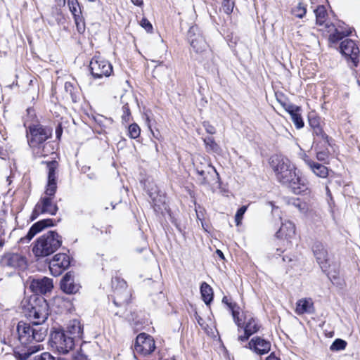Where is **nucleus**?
<instances>
[{"label":"nucleus","mask_w":360,"mask_h":360,"mask_svg":"<svg viewBox=\"0 0 360 360\" xmlns=\"http://www.w3.org/2000/svg\"><path fill=\"white\" fill-rule=\"evenodd\" d=\"M114 288L113 294L111 295L113 303L117 307H122L129 302L131 294L127 288V283L124 280L115 278L112 281Z\"/></svg>","instance_id":"7"},{"label":"nucleus","mask_w":360,"mask_h":360,"mask_svg":"<svg viewBox=\"0 0 360 360\" xmlns=\"http://www.w3.org/2000/svg\"><path fill=\"white\" fill-rule=\"evenodd\" d=\"M52 279L47 277L34 278L30 284V289L36 294H46L53 288Z\"/></svg>","instance_id":"17"},{"label":"nucleus","mask_w":360,"mask_h":360,"mask_svg":"<svg viewBox=\"0 0 360 360\" xmlns=\"http://www.w3.org/2000/svg\"><path fill=\"white\" fill-rule=\"evenodd\" d=\"M309 126L311 128V129L314 128L320 127L321 126L320 118L314 115H309Z\"/></svg>","instance_id":"44"},{"label":"nucleus","mask_w":360,"mask_h":360,"mask_svg":"<svg viewBox=\"0 0 360 360\" xmlns=\"http://www.w3.org/2000/svg\"><path fill=\"white\" fill-rule=\"evenodd\" d=\"M216 253L220 258L224 259V255L220 250H217Z\"/></svg>","instance_id":"54"},{"label":"nucleus","mask_w":360,"mask_h":360,"mask_svg":"<svg viewBox=\"0 0 360 360\" xmlns=\"http://www.w3.org/2000/svg\"><path fill=\"white\" fill-rule=\"evenodd\" d=\"M51 347L61 354H67L75 347L74 338H71L63 330L53 331L51 335Z\"/></svg>","instance_id":"6"},{"label":"nucleus","mask_w":360,"mask_h":360,"mask_svg":"<svg viewBox=\"0 0 360 360\" xmlns=\"http://www.w3.org/2000/svg\"><path fill=\"white\" fill-rule=\"evenodd\" d=\"M73 18L78 32L80 34L84 33L85 31V22L82 15H76V16H74Z\"/></svg>","instance_id":"37"},{"label":"nucleus","mask_w":360,"mask_h":360,"mask_svg":"<svg viewBox=\"0 0 360 360\" xmlns=\"http://www.w3.org/2000/svg\"><path fill=\"white\" fill-rule=\"evenodd\" d=\"M290 203L297 207L301 212L307 211V205L305 202H302L299 198L292 199Z\"/></svg>","instance_id":"42"},{"label":"nucleus","mask_w":360,"mask_h":360,"mask_svg":"<svg viewBox=\"0 0 360 360\" xmlns=\"http://www.w3.org/2000/svg\"><path fill=\"white\" fill-rule=\"evenodd\" d=\"M58 167L56 161H50L47 162L48 169V183L45 191L46 195H55L57 190L56 170Z\"/></svg>","instance_id":"18"},{"label":"nucleus","mask_w":360,"mask_h":360,"mask_svg":"<svg viewBox=\"0 0 360 360\" xmlns=\"http://www.w3.org/2000/svg\"><path fill=\"white\" fill-rule=\"evenodd\" d=\"M295 235V226L290 221L282 222L280 229L276 233V236L279 238H285L290 239Z\"/></svg>","instance_id":"23"},{"label":"nucleus","mask_w":360,"mask_h":360,"mask_svg":"<svg viewBox=\"0 0 360 360\" xmlns=\"http://www.w3.org/2000/svg\"><path fill=\"white\" fill-rule=\"evenodd\" d=\"M131 1L136 6H141L143 5V0H131Z\"/></svg>","instance_id":"52"},{"label":"nucleus","mask_w":360,"mask_h":360,"mask_svg":"<svg viewBox=\"0 0 360 360\" xmlns=\"http://www.w3.org/2000/svg\"><path fill=\"white\" fill-rule=\"evenodd\" d=\"M70 265V257L65 253L54 255L49 262V269L53 276H60Z\"/></svg>","instance_id":"14"},{"label":"nucleus","mask_w":360,"mask_h":360,"mask_svg":"<svg viewBox=\"0 0 360 360\" xmlns=\"http://www.w3.org/2000/svg\"><path fill=\"white\" fill-rule=\"evenodd\" d=\"M128 132L131 139H136L140 135L141 129L137 124L134 123L129 126Z\"/></svg>","instance_id":"39"},{"label":"nucleus","mask_w":360,"mask_h":360,"mask_svg":"<svg viewBox=\"0 0 360 360\" xmlns=\"http://www.w3.org/2000/svg\"><path fill=\"white\" fill-rule=\"evenodd\" d=\"M292 13L295 17L302 18L306 13V8L301 3H299L297 6L292 9Z\"/></svg>","instance_id":"40"},{"label":"nucleus","mask_w":360,"mask_h":360,"mask_svg":"<svg viewBox=\"0 0 360 360\" xmlns=\"http://www.w3.org/2000/svg\"><path fill=\"white\" fill-rule=\"evenodd\" d=\"M312 133H313V135L314 136V143L316 142L317 139H321L326 143H328V136L323 131L321 126L312 129Z\"/></svg>","instance_id":"33"},{"label":"nucleus","mask_w":360,"mask_h":360,"mask_svg":"<svg viewBox=\"0 0 360 360\" xmlns=\"http://www.w3.org/2000/svg\"><path fill=\"white\" fill-rule=\"evenodd\" d=\"M41 349L39 345L30 346L26 349H22V352H15V357L16 360H55V357L46 352L39 355L32 356L33 354Z\"/></svg>","instance_id":"11"},{"label":"nucleus","mask_w":360,"mask_h":360,"mask_svg":"<svg viewBox=\"0 0 360 360\" xmlns=\"http://www.w3.org/2000/svg\"><path fill=\"white\" fill-rule=\"evenodd\" d=\"M211 172H213L218 175L216 169L207 161H205L204 162V168L197 167L196 173L199 175L198 181L201 184H206L208 183L207 178Z\"/></svg>","instance_id":"27"},{"label":"nucleus","mask_w":360,"mask_h":360,"mask_svg":"<svg viewBox=\"0 0 360 360\" xmlns=\"http://www.w3.org/2000/svg\"><path fill=\"white\" fill-rule=\"evenodd\" d=\"M121 119L123 124H127L131 120V114L128 103H124L121 108Z\"/></svg>","instance_id":"32"},{"label":"nucleus","mask_w":360,"mask_h":360,"mask_svg":"<svg viewBox=\"0 0 360 360\" xmlns=\"http://www.w3.org/2000/svg\"><path fill=\"white\" fill-rule=\"evenodd\" d=\"M203 141L205 144L206 149L207 151L217 152L219 150V146L214 141V139L212 137H211V136L206 137L203 139Z\"/></svg>","instance_id":"35"},{"label":"nucleus","mask_w":360,"mask_h":360,"mask_svg":"<svg viewBox=\"0 0 360 360\" xmlns=\"http://www.w3.org/2000/svg\"><path fill=\"white\" fill-rule=\"evenodd\" d=\"M206 160L202 157H197L193 161V165L195 171H197V167L198 168H204V162Z\"/></svg>","instance_id":"47"},{"label":"nucleus","mask_w":360,"mask_h":360,"mask_svg":"<svg viewBox=\"0 0 360 360\" xmlns=\"http://www.w3.org/2000/svg\"><path fill=\"white\" fill-rule=\"evenodd\" d=\"M53 225V221L51 219L39 221L31 226L27 235L25 237L21 238L20 241L22 243H28L37 233L42 231L44 228L51 226Z\"/></svg>","instance_id":"19"},{"label":"nucleus","mask_w":360,"mask_h":360,"mask_svg":"<svg viewBox=\"0 0 360 360\" xmlns=\"http://www.w3.org/2000/svg\"><path fill=\"white\" fill-rule=\"evenodd\" d=\"M51 135L52 129L41 124H32L29 126L27 138L34 157H46L54 153L53 143L47 141Z\"/></svg>","instance_id":"3"},{"label":"nucleus","mask_w":360,"mask_h":360,"mask_svg":"<svg viewBox=\"0 0 360 360\" xmlns=\"http://www.w3.org/2000/svg\"><path fill=\"white\" fill-rule=\"evenodd\" d=\"M316 23L322 25L326 22V10L323 6H319L314 11Z\"/></svg>","instance_id":"31"},{"label":"nucleus","mask_w":360,"mask_h":360,"mask_svg":"<svg viewBox=\"0 0 360 360\" xmlns=\"http://www.w3.org/2000/svg\"><path fill=\"white\" fill-rule=\"evenodd\" d=\"M312 250L319 264H323L327 261L328 252L321 243H314Z\"/></svg>","instance_id":"28"},{"label":"nucleus","mask_w":360,"mask_h":360,"mask_svg":"<svg viewBox=\"0 0 360 360\" xmlns=\"http://www.w3.org/2000/svg\"><path fill=\"white\" fill-rule=\"evenodd\" d=\"M247 208H248L247 206L243 205L237 210V212L235 216V221H236L237 226L240 224L241 220L243 217L245 212L247 210Z\"/></svg>","instance_id":"43"},{"label":"nucleus","mask_w":360,"mask_h":360,"mask_svg":"<svg viewBox=\"0 0 360 360\" xmlns=\"http://www.w3.org/2000/svg\"><path fill=\"white\" fill-rule=\"evenodd\" d=\"M202 126L204 127L207 133L210 134H214L216 133V129L214 126H212L209 122H203Z\"/></svg>","instance_id":"48"},{"label":"nucleus","mask_w":360,"mask_h":360,"mask_svg":"<svg viewBox=\"0 0 360 360\" xmlns=\"http://www.w3.org/2000/svg\"><path fill=\"white\" fill-rule=\"evenodd\" d=\"M276 97L277 101L283 106L284 107L288 103L287 99L285 96V95L282 93H276Z\"/></svg>","instance_id":"49"},{"label":"nucleus","mask_w":360,"mask_h":360,"mask_svg":"<svg viewBox=\"0 0 360 360\" xmlns=\"http://www.w3.org/2000/svg\"><path fill=\"white\" fill-rule=\"evenodd\" d=\"M89 69L94 79L108 77L112 72V66L108 60L94 56L89 63Z\"/></svg>","instance_id":"9"},{"label":"nucleus","mask_w":360,"mask_h":360,"mask_svg":"<svg viewBox=\"0 0 360 360\" xmlns=\"http://www.w3.org/2000/svg\"><path fill=\"white\" fill-rule=\"evenodd\" d=\"M314 311V303L310 298L299 300L296 303L295 313L298 315L312 314Z\"/></svg>","instance_id":"24"},{"label":"nucleus","mask_w":360,"mask_h":360,"mask_svg":"<svg viewBox=\"0 0 360 360\" xmlns=\"http://www.w3.org/2000/svg\"><path fill=\"white\" fill-rule=\"evenodd\" d=\"M328 158V152L326 150L316 151V158L319 161H325Z\"/></svg>","instance_id":"50"},{"label":"nucleus","mask_w":360,"mask_h":360,"mask_svg":"<svg viewBox=\"0 0 360 360\" xmlns=\"http://www.w3.org/2000/svg\"><path fill=\"white\" fill-rule=\"evenodd\" d=\"M155 348V341L149 335L141 333L136 337L134 349L137 353L146 356L151 354Z\"/></svg>","instance_id":"15"},{"label":"nucleus","mask_w":360,"mask_h":360,"mask_svg":"<svg viewBox=\"0 0 360 360\" xmlns=\"http://www.w3.org/2000/svg\"><path fill=\"white\" fill-rule=\"evenodd\" d=\"M326 27L328 28V32H333L329 35V41L333 43H337L338 41L342 39L343 37L349 36L352 32L351 30H342L336 28L334 25L328 23L325 24Z\"/></svg>","instance_id":"25"},{"label":"nucleus","mask_w":360,"mask_h":360,"mask_svg":"<svg viewBox=\"0 0 360 360\" xmlns=\"http://www.w3.org/2000/svg\"><path fill=\"white\" fill-rule=\"evenodd\" d=\"M55 360H70V359L65 357H58L57 359L55 358Z\"/></svg>","instance_id":"55"},{"label":"nucleus","mask_w":360,"mask_h":360,"mask_svg":"<svg viewBox=\"0 0 360 360\" xmlns=\"http://www.w3.org/2000/svg\"><path fill=\"white\" fill-rule=\"evenodd\" d=\"M200 293L205 303L210 304L213 300V290L210 285L203 282L200 286Z\"/></svg>","instance_id":"29"},{"label":"nucleus","mask_w":360,"mask_h":360,"mask_svg":"<svg viewBox=\"0 0 360 360\" xmlns=\"http://www.w3.org/2000/svg\"><path fill=\"white\" fill-rule=\"evenodd\" d=\"M53 198L54 195H46V196L41 197L32 211L31 219L34 220L42 214L56 215L58 207L57 204L53 201Z\"/></svg>","instance_id":"8"},{"label":"nucleus","mask_w":360,"mask_h":360,"mask_svg":"<svg viewBox=\"0 0 360 360\" xmlns=\"http://www.w3.org/2000/svg\"><path fill=\"white\" fill-rule=\"evenodd\" d=\"M234 6L235 2L233 0H222L221 8L223 11L228 15L233 12Z\"/></svg>","instance_id":"38"},{"label":"nucleus","mask_w":360,"mask_h":360,"mask_svg":"<svg viewBox=\"0 0 360 360\" xmlns=\"http://www.w3.org/2000/svg\"><path fill=\"white\" fill-rule=\"evenodd\" d=\"M0 343L6 345V347L1 348V353H4L5 354H8L11 352H13L14 354L15 352H22V349L18 350L16 348L18 343L16 338L9 334L6 335V333H4V336L0 338Z\"/></svg>","instance_id":"22"},{"label":"nucleus","mask_w":360,"mask_h":360,"mask_svg":"<svg viewBox=\"0 0 360 360\" xmlns=\"http://www.w3.org/2000/svg\"><path fill=\"white\" fill-rule=\"evenodd\" d=\"M290 117L292 122L297 129H301L304 127V121L298 111L295 114L292 115Z\"/></svg>","instance_id":"41"},{"label":"nucleus","mask_w":360,"mask_h":360,"mask_svg":"<svg viewBox=\"0 0 360 360\" xmlns=\"http://www.w3.org/2000/svg\"><path fill=\"white\" fill-rule=\"evenodd\" d=\"M68 6L73 17L82 14L81 8L77 0H68Z\"/></svg>","instance_id":"34"},{"label":"nucleus","mask_w":360,"mask_h":360,"mask_svg":"<svg viewBox=\"0 0 360 360\" xmlns=\"http://www.w3.org/2000/svg\"><path fill=\"white\" fill-rule=\"evenodd\" d=\"M222 302L231 311L233 319L238 327V331L241 329L244 330V334L238 337L239 342H243L248 340L251 335L257 333L260 330L261 325L255 318L247 315H245L244 321L240 318V307L236 302H232L231 298L224 296Z\"/></svg>","instance_id":"4"},{"label":"nucleus","mask_w":360,"mask_h":360,"mask_svg":"<svg viewBox=\"0 0 360 360\" xmlns=\"http://www.w3.org/2000/svg\"><path fill=\"white\" fill-rule=\"evenodd\" d=\"M154 137L157 138L155 135V133L152 132Z\"/></svg>","instance_id":"57"},{"label":"nucleus","mask_w":360,"mask_h":360,"mask_svg":"<svg viewBox=\"0 0 360 360\" xmlns=\"http://www.w3.org/2000/svg\"><path fill=\"white\" fill-rule=\"evenodd\" d=\"M347 342L342 339H335L330 346V349L333 352L344 350L347 347Z\"/></svg>","instance_id":"36"},{"label":"nucleus","mask_w":360,"mask_h":360,"mask_svg":"<svg viewBox=\"0 0 360 360\" xmlns=\"http://www.w3.org/2000/svg\"><path fill=\"white\" fill-rule=\"evenodd\" d=\"M303 160L316 176L321 178H326L328 176V169L326 166L314 162L306 154L303 156Z\"/></svg>","instance_id":"21"},{"label":"nucleus","mask_w":360,"mask_h":360,"mask_svg":"<svg viewBox=\"0 0 360 360\" xmlns=\"http://www.w3.org/2000/svg\"><path fill=\"white\" fill-rule=\"evenodd\" d=\"M269 204H270L272 207L274 206V205H273L272 202H269Z\"/></svg>","instance_id":"56"},{"label":"nucleus","mask_w":360,"mask_h":360,"mask_svg":"<svg viewBox=\"0 0 360 360\" xmlns=\"http://www.w3.org/2000/svg\"><path fill=\"white\" fill-rule=\"evenodd\" d=\"M140 25L144 28L148 32H152L153 26L150 21L146 18H143L140 22Z\"/></svg>","instance_id":"45"},{"label":"nucleus","mask_w":360,"mask_h":360,"mask_svg":"<svg viewBox=\"0 0 360 360\" xmlns=\"http://www.w3.org/2000/svg\"><path fill=\"white\" fill-rule=\"evenodd\" d=\"M56 137L58 139H60L61 134H62V129L60 127H58V128H56Z\"/></svg>","instance_id":"51"},{"label":"nucleus","mask_w":360,"mask_h":360,"mask_svg":"<svg viewBox=\"0 0 360 360\" xmlns=\"http://www.w3.org/2000/svg\"><path fill=\"white\" fill-rule=\"evenodd\" d=\"M188 40L193 50L197 53L204 52L207 47L204 37L196 25L191 27L188 30Z\"/></svg>","instance_id":"12"},{"label":"nucleus","mask_w":360,"mask_h":360,"mask_svg":"<svg viewBox=\"0 0 360 360\" xmlns=\"http://www.w3.org/2000/svg\"><path fill=\"white\" fill-rule=\"evenodd\" d=\"M65 90L67 93L70 95L71 99L74 103H76L78 100V91L77 88L70 82H66L65 83Z\"/></svg>","instance_id":"30"},{"label":"nucleus","mask_w":360,"mask_h":360,"mask_svg":"<svg viewBox=\"0 0 360 360\" xmlns=\"http://www.w3.org/2000/svg\"><path fill=\"white\" fill-rule=\"evenodd\" d=\"M0 265L11 270L24 269L27 266L26 258L18 253H5L0 259Z\"/></svg>","instance_id":"10"},{"label":"nucleus","mask_w":360,"mask_h":360,"mask_svg":"<svg viewBox=\"0 0 360 360\" xmlns=\"http://www.w3.org/2000/svg\"><path fill=\"white\" fill-rule=\"evenodd\" d=\"M326 190H327L328 193L330 192L329 190H328V188H326Z\"/></svg>","instance_id":"59"},{"label":"nucleus","mask_w":360,"mask_h":360,"mask_svg":"<svg viewBox=\"0 0 360 360\" xmlns=\"http://www.w3.org/2000/svg\"><path fill=\"white\" fill-rule=\"evenodd\" d=\"M271 344L270 341L265 340L260 336L253 337L245 346V348L250 349L251 351L258 355H264L271 350Z\"/></svg>","instance_id":"16"},{"label":"nucleus","mask_w":360,"mask_h":360,"mask_svg":"<svg viewBox=\"0 0 360 360\" xmlns=\"http://www.w3.org/2000/svg\"><path fill=\"white\" fill-rule=\"evenodd\" d=\"M269 165L276 180L290 188L295 194H302L307 190V184L297 174L295 166L288 158L278 154L273 155L269 159Z\"/></svg>","instance_id":"2"},{"label":"nucleus","mask_w":360,"mask_h":360,"mask_svg":"<svg viewBox=\"0 0 360 360\" xmlns=\"http://www.w3.org/2000/svg\"><path fill=\"white\" fill-rule=\"evenodd\" d=\"M22 313L32 320V325L20 321L16 328L17 342L27 345L34 342H39L47 335L48 328L43 324L49 316V305L44 298H34L22 301Z\"/></svg>","instance_id":"1"},{"label":"nucleus","mask_w":360,"mask_h":360,"mask_svg":"<svg viewBox=\"0 0 360 360\" xmlns=\"http://www.w3.org/2000/svg\"><path fill=\"white\" fill-rule=\"evenodd\" d=\"M60 288L66 294H75L80 288V285L76 283L72 272H68L60 281Z\"/></svg>","instance_id":"20"},{"label":"nucleus","mask_w":360,"mask_h":360,"mask_svg":"<svg viewBox=\"0 0 360 360\" xmlns=\"http://www.w3.org/2000/svg\"><path fill=\"white\" fill-rule=\"evenodd\" d=\"M283 108L290 114V116L300 110L299 107L288 103Z\"/></svg>","instance_id":"46"},{"label":"nucleus","mask_w":360,"mask_h":360,"mask_svg":"<svg viewBox=\"0 0 360 360\" xmlns=\"http://www.w3.org/2000/svg\"><path fill=\"white\" fill-rule=\"evenodd\" d=\"M61 237L56 231H49L34 243L32 252L37 257H44L55 252L61 245Z\"/></svg>","instance_id":"5"},{"label":"nucleus","mask_w":360,"mask_h":360,"mask_svg":"<svg viewBox=\"0 0 360 360\" xmlns=\"http://www.w3.org/2000/svg\"><path fill=\"white\" fill-rule=\"evenodd\" d=\"M65 333L71 338H74V340L76 338H82L83 335V328L80 322L77 320L71 321Z\"/></svg>","instance_id":"26"},{"label":"nucleus","mask_w":360,"mask_h":360,"mask_svg":"<svg viewBox=\"0 0 360 360\" xmlns=\"http://www.w3.org/2000/svg\"><path fill=\"white\" fill-rule=\"evenodd\" d=\"M340 53L344 55L348 61H351L354 67H357L360 50L354 41L350 39L343 40L340 45Z\"/></svg>","instance_id":"13"},{"label":"nucleus","mask_w":360,"mask_h":360,"mask_svg":"<svg viewBox=\"0 0 360 360\" xmlns=\"http://www.w3.org/2000/svg\"><path fill=\"white\" fill-rule=\"evenodd\" d=\"M121 99H122V103H124V101H123V97H122V96L121 97Z\"/></svg>","instance_id":"58"},{"label":"nucleus","mask_w":360,"mask_h":360,"mask_svg":"<svg viewBox=\"0 0 360 360\" xmlns=\"http://www.w3.org/2000/svg\"><path fill=\"white\" fill-rule=\"evenodd\" d=\"M266 360H280L277 358L274 354H271L267 358Z\"/></svg>","instance_id":"53"}]
</instances>
